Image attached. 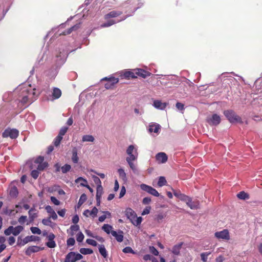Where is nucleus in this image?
<instances>
[{"instance_id": "56", "label": "nucleus", "mask_w": 262, "mask_h": 262, "mask_svg": "<svg viewBox=\"0 0 262 262\" xmlns=\"http://www.w3.org/2000/svg\"><path fill=\"white\" fill-rule=\"evenodd\" d=\"M51 218L49 217L48 219H43L42 220V223L43 225L46 226H51L52 224V222L50 220Z\"/></svg>"}, {"instance_id": "5", "label": "nucleus", "mask_w": 262, "mask_h": 262, "mask_svg": "<svg viewBox=\"0 0 262 262\" xmlns=\"http://www.w3.org/2000/svg\"><path fill=\"white\" fill-rule=\"evenodd\" d=\"M125 215L132 223L136 226L139 225L142 222V218L141 217H137L135 212L130 208L126 209Z\"/></svg>"}, {"instance_id": "26", "label": "nucleus", "mask_w": 262, "mask_h": 262, "mask_svg": "<svg viewBox=\"0 0 262 262\" xmlns=\"http://www.w3.org/2000/svg\"><path fill=\"white\" fill-rule=\"evenodd\" d=\"M123 76L126 78H135L137 77L134 70L133 71H126L124 72Z\"/></svg>"}, {"instance_id": "62", "label": "nucleus", "mask_w": 262, "mask_h": 262, "mask_svg": "<svg viewBox=\"0 0 262 262\" xmlns=\"http://www.w3.org/2000/svg\"><path fill=\"white\" fill-rule=\"evenodd\" d=\"M51 201L55 205H59L60 203V201L54 196L51 197Z\"/></svg>"}, {"instance_id": "49", "label": "nucleus", "mask_w": 262, "mask_h": 262, "mask_svg": "<svg viewBox=\"0 0 262 262\" xmlns=\"http://www.w3.org/2000/svg\"><path fill=\"white\" fill-rule=\"evenodd\" d=\"M30 230L33 234H40L41 233V230L38 227H31Z\"/></svg>"}, {"instance_id": "13", "label": "nucleus", "mask_w": 262, "mask_h": 262, "mask_svg": "<svg viewBox=\"0 0 262 262\" xmlns=\"http://www.w3.org/2000/svg\"><path fill=\"white\" fill-rule=\"evenodd\" d=\"M214 235L218 239L228 240L230 238L229 232L227 229H224L222 231L216 232Z\"/></svg>"}, {"instance_id": "24", "label": "nucleus", "mask_w": 262, "mask_h": 262, "mask_svg": "<svg viewBox=\"0 0 262 262\" xmlns=\"http://www.w3.org/2000/svg\"><path fill=\"white\" fill-rule=\"evenodd\" d=\"M173 194L175 196L179 199L180 200L185 202L187 199L188 198V196L182 193L179 191H176L173 190Z\"/></svg>"}, {"instance_id": "40", "label": "nucleus", "mask_w": 262, "mask_h": 262, "mask_svg": "<svg viewBox=\"0 0 262 262\" xmlns=\"http://www.w3.org/2000/svg\"><path fill=\"white\" fill-rule=\"evenodd\" d=\"M80 252L82 254L86 255V254H90L93 253V250L89 248H82L79 250Z\"/></svg>"}, {"instance_id": "64", "label": "nucleus", "mask_w": 262, "mask_h": 262, "mask_svg": "<svg viewBox=\"0 0 262 262\" xmlns=\"http://www.w3.org/2000/svg\"><path fill=\"white\" fill-rule=\"evenodd\" d=\"M134 71L135 72L136 75L141 76L142 73H145V71L141 69H135Z\"/></svg>"}, {"instance_id": "57", "label": "nucleus", "mask_w": 262, "mask_h": 262, "mask_svg": "<svg viewBox=\"0 0 262 262\" xmlns=\"http://www.w3.org/2000/svg\"><path fill=\"white\" fill-rule=\"evenodd\" d=\"M93 180L94 182V183L97 185V186H99V185H101V182L100 180V179L97 177V176H93Z\"/></svg>"}, {"instance_id": "16", "label": "nucleus", "mask_w": 262, "mask_h": 262, "mask_svg": "<svg viewBox=\"0 0 262 262\" xmlns=\"http://www.w3.org/2000/svg\"><path fill=\"white\" fill-rule=\"evenodd\" d=\"M186 203L189 207L191 209H195L198 208L199 206V203L198 201H192V199L188 196L187 200L185 201Z\"/></svg>"}, {"instance_id": "52", "label": "nucleus", "mask_w": 262, "mask_h": 262, "mask_svg": "<svg viewBox=\"0 0 262 262\" xmlns=\"http://www.w3.org/2000/svg\"><path fill=\"white\" fill-rule=\"evenodd\" d=\"M12 229H13V226H9L7 229H6L4 231V234L7 236L10 235L11 234H13V230Z\"/></svg>"}, {"instance_id": "60", "label": "nucleus", "mask_w": 262, "mask_h": 262, "mask_svg": "<svg viewBox=\"0 0 262 262\" xmlns=\"http://www.w3.org/2000/svg\"><path fill=\"white\" fill-rule=\"evenodd\" d=\"M67 130L68 127H67L61 128L58 136H61L62 137V136L67 133Z\"/></svg>"}, {"instance_id": "63", "label": "nucleus", "mask_w": 262, "mask_h": 262, "mask_svg": "<svg viewBox=\"0 0 262 262\" xmlns=\"http://www.w3.org/2000/svg\"><path fill=\"white\" fill-rule=\"evenodd\" d=\"M126 193V189L124 186H122L119 194V198H122Z\"/></svg>"}, {"instance_id": "8", "label": "nucleus", "mask_w": 262, "mask_h": 262, "mask_svg": "<svg viewBox=\"0 0 262 262\" xmlns=\"http://www.w3.org/2000/svg\"><path fill=\"white\" fill-rule=\"evenodd\" d=\"M82 258L83 256L81 254L70 252L66 255L64 262H76Z\"/></svg>"}, {"instance_id": "42", "label": "nucleus", "mask_w": 262, "mask_h": 262, "mask_svg": "<svg viewBox=\"0 0 262 262\" xmlns=\"http://www.w3.org/2000/svg\"><path fill=\"white\" fill-rule=\"evenodd\" d=\"M166 184V180L164 177H160L158 182V185L159 187H162Z\"/></svg>"}, {"instance_id": "43", "label": "nucleus", "mask_w": 262, "mask_h": 262, "mask_svg": "<svg viewBox=\"0 0 262 262\" xmlns=\"http://www.w3.org/2000/svg\"><path fill=\"white\" fill-rule=\"evenodd\" d=\"M211 253V252H203L201 254V257L202 261L206 262L208 259V256Z\"/></svg>"}, {"instance_id": "61", "label": "nucleus", "mask_w": 262, "mask_h": 262, "mask_svg": "<svg viewBox=\"0 0 262 262\" xmlns=\"http://www.w3.org/2000/svg\"><path fill=\"white\" fill-rule=\"evenodd\" d=\"M150 209L151 208L150 206L146 207V208L142 212L141 214L142 215H144L149 214L150 212Z\"/></svg>"}, {"instance_id": "46", "label": "nucleus", "mask_w": 262, "mask_h": 262, "mask_svg": "<svg viewBox=\"0 0 262 262\" xmlns=\"http://www.w3.org/2000/svg\"><path fill=\"white\" fill-rule=\"evenodd\" d=\"M103 79H108L109 82L111 83L112 85H114L115 84L118 83L119 81V79L115 77H110L108 78L105 77Z\"/></svg>"}, {"instance_id": "11", "label": "nucleus", "mask_w": 262, "mask_h": 262, "mask_svg": "<svg viewBox=\"0 0 262 262\" xmlns=\"http://www.w3.org/2000/svg\"><path fill=\"white\" fill-rule=\"evenodd\" d=\"M208 123L211 125H217L221 122V118L217 114H214L208 116L207 119Z\"/></svg>"}, {"instance_id": "37", "label": "nucleus", "mask_w": 262, "mask_h": 262, "mask_svg": "<svg viewBox=\"0 0 262 262\" xmlns=\"http://www.w3.org/2000/svg\"><path fill=\"white\" fill-rule=\"evenodd\" d=\"M102 229L103 231H104L107 234L111 233V232L113 231V227L108 224H104L102 227Z\"/></svg>"}, {"instance_id": "32", "label": "nucleus", "mask_w": 262, "mask_h": 262, "mask_svg": "<svg viewBox=\"0 0 262 262\" xmlns=\"http://www.w3.org/2000/svg\"><path fill=\"white\" fill-rule=\"evenodd\" d=\"M12 230L13 235L14 236H17L24 230V227L21 226H17L15 227L13 226Z\"/></svg>"}, {"instance_id": "4", "label": "nucleus", "mask_w": 262, "mask_h": 262, "mask_svg": "<svg viewBox=\"0 0 262 262\" xmlns=\"http://www.w3.org/2000/svg\"><path fill=\"white\" fill-rule=\"evenodd\" d=\"M44 157L39 156L34 161V163L37 164V170H33L31 172V176L35 179H37L39 176L38 170H43L45 168L48 166V163L43 162Z\"/></svg>"}, {"instance_id": "34", "label": "nucleus", "mask_w": 262, "mask_h": 262, "mask_svg": "<svg viewBox=\"0 0 262 262\" xmlns=\"http://www.w3.org/2000/svg\"><path fill=\"white\" fill-rule=\"evenodd\" d=\"M182 245V243H180L174 245L172 248V253L176 255H178L180 253V251Z\"/></svg>"}, {"instance_id": "3", "label": "nucleus", "mask_w": 262, "mask_h": 262, "mask_svg": "<svg viewBox=\"0 0 262 262\" xmlns=\"http://www.w3.org/2000/svg\"><path fill=\"white\" fill-rule=\"evenodd\" d=\"M122 13V12L121 11H112L110 12V13L105 15L104 18L106 20V21L101 24L100 27L101 28L108 27L117 23H119L123 20L125 19L127 16L124 17L122 19L117 20L111 19L112 18H115L120 15Z\"/></svg>"}, {"instance_id": "36", "label": "nucleus", "mask_w": 262, "mask_h": 262, "mask_svg": "<svg viewBox=\"0 0 262 262\" xmlns=\"http://www.w3.org/2000/svg\"><path fill=\"white\" fill-rule=\"evenodd\" d=\"M238 198L241 200H246L249 198V195L244 191H241L237 194Z\"/></svg>"}, {"instance_id": "53", "label": "nucleus", "mask_w": 262, "mask_h": 262, "mask_svg": "<svg viewBox=\"0 0 262 262\" xmlns=\"http://www.w3.org/2000/svg\"><path fill=\"white\" fill-rule=\"evenodd\" d=\"M12 229H13V226H9L7 229H6L4 231V234L7 236L10 235L11 234H13V230Z\"/></svg>"}, {"instance_id": "10", "label": "nucleus", "mask_w": 262, "mask_h": 262, "mask_svg": "<svg viewBox=\"0 0 262 262\" xmlns=\"http://www.w3.org/2000/svg\"><path fill=\"white\" fill-rule=\"evenodd\" d=\"M140 187L141 189L144 191L147 192V193L155 196H159V192L154 188L152 187L147 185L145 184H142L140 185Z\"/></svg>"}, {"instance_id": "22", "label": "nucleus", "mask_w": 262, "mask_h": 262, "mask_svg": "<svg viewBox=\"0 0 262 262\" xmlns=\"http://www.w3.org/2000/svg\"><path fill=\"white\" fill-rule=\"evenodd\" d=\"M45 209L50 214V218H52L54 220H56L57 219V215L51 206L49 205L46 206Z\"/></svg>"}, {"instance_id": "31", "label": "nucleus", "mask_w": 262, "mask_h": 262, "mask_svg": "<svg viewBox=\"0 0 262 262\" xmlns=\"http://www.w3.org/2000/svg\"><path fill=\"white\" fill-rule=\"evenodd\" d=\"M80 27V24H76L74 25V26L72 27L70 29H69L67 31H64L63 33H60V35L63 34V35H67L70 34L73 31H75L77 30Z\"/></svg>"}, {"instance_id": "28", "label": "nucleus", "mask_w": 262, "mask_h": 262, "mask_svg": "<svg viewBox=\"0 0 262 262\" xmlns=\"http://www.w3.org/2000/svg\"><path fill=\"white\" fill-rule=\"evenodd\" d=\"M75 182L79 183L80 186L82 187H85L88 184L87 180L82 177L78 178L75 180Z\"/></svg>"}, {"instance_id": "45", "label": "nucleus", "mask_w": 262, "mask_h": 262, "mask_svg": "<svg viewBox=\"0 0 262 262\" xmlns=\"http://www.w3.org/2000/svg\"><path fill=\"white\" fill-rule=\"evenodd\" d=\"M103 192V187L102 185L97 186L96 196L101 197Z\"/></svg>"}, {"instance_id": "47", "label": "nucleus", "mask_w": 262, "mask_h": 262, "mask_svg": "<svg viewBox=\"0 0 262 262\" xmlns=\"http://www.w3.org/2000/svg\"><path fill=\"white\" fill-rule=\"evenodd\" d=\"M122 251L124 253H132V254H136V252L130 247H125L123 249Z\"/></svg>"}, {"instance_id": "30", "label": "nucleus", "mask_w": 262, "mask_h": 262, "mask_svg": "<svg viewBox=\"0 0 262 262\" xmlns=\"http://www.w3.org/2000/svg\"><path fill=\"white\" fill-rule=\"evenodd\" d=\"M118 172L120 178H121L124 182L127 181L126 174L123 168H119L118 169Z\"/></svg>"}, {"instance_id": "21", "label": "nucleus", "mask_w": 262, "mask_h": 262, "mask_svg": "<svg viewBox=\"0 0 262 262\" xmlns=\"http://www.w3.org/2000/svg\"><path fill=\"white\" fill-rule=\"evenodd\" d=\"M40 250H41V249L39 247L36 246H32L29 247L26 250L25 253L27 255L29 256L32 253H35V252H37L39 251H40Z\"/></svg>"}, {"instance_id": "19", "label": "nucleus", "mask_w": 262, "mask_h": 262, "mask_svg": "<svg viewBox=\"0 0 262 262\" xmlns=\"http://www.w3.org/2000/svg\"><path fill=\"white\" fill-rule=\"evenodd\" d=\"M167 103L166 102H162L161 100H155L153 102V106L157 109L163 110L165 108Z\"/></svg>"}, {"instance_id": "58", "label": "nucleus", "mask_w": 262, "mask_h": 262, "mask_svg": "<svg viewBox=\"0 0 262 262\" xmlns=\"http://www.w3.org/2000/svg\"><path fill=\"white\" fill-rule=\"evenodd\" d=\"M86 242L87 244L91 245L93 246H96L97 245V243L96 241L92 239H87L86 240Z\"/></svg>"}, {"instance_id": "9", "label": "nucleus", "mask_w": 262, "mask_h": 262, "mask_svg": "<svg viewBox=\"0 0 262 262\" xmlns=\"http://www.w3.org/2000/svg\"><path fill=\"white\" fill-rule=\"evenodd\" d=\"M19 135L17 129L14 128H7L3 133V137L4 138L10 137L11 139L16 138Z\"/></svg>"}, {"instance_id": "33", "label": "nucleus", "mask_w": 262, "mask_h": 262, "mask_svg": "<svg viewBox=\"0 0 262 262\" xmlns=\"http://www.w3.org/2000/svg\"><path fill=\"white\" fill-rule=\"evenodd\" d=\"M103 213L104 214L99 217L98 220L100 222H103L107 217H111V213L107 211H103Z\"/></svg>"}, {"instance_id": "1", "label": "nucleus", "mask_w": 262, "mask_h": 262, "mask_svg": "<svg viewBox=\"0 0 262 262\" xmlns=\"http://www.w3.org/2000/svg\"><path fill=\"white\" fill-rule=\"evenodd\" d=\"M16 93H17V98L16 100L17 107L23 110L35 100L40 92L39 90L32 88L30 85L24 84L17 88Z\"/></svg>"}, {"instance_id": "51", "label": "nucleus", "mask_w": 262, "mask_h": 262, "mask_svg": "<svg viewBox=\"0 0 262 262\" xmlns=\"http://www.w3.org/2000/svg\"><path fill=\"white\" fill-rule=\"evenodd\" d=\"M62 139V137L61 136H57L55 138V139L54 141V144L55 146H58L60 144Z\"/></svg>"}, {"instance_id": "25", "label": "nucleus", "mask_w": 262, "mask_h": 262, "mask_svg": "<svg viewBox=\"0 0 262 262\" xmlns=\"http://www.w3.org/2000/svg\"><path fill=\"white\" fill-rule=\"evenodd\" d=\"M28 214L30 222H33L37 217V212H36V210L34 208H32L29 210Z\"/></svg>"}, {"instance_id": "39", "label": "nucleus", "mask_w": 262, "mask_h": 262, "mask_svg": "<svg viewBox=\"0 0 262 262\" xmlns=\"http://www.w3.org/2000/svg\"><path fill=\"white\" fill-rule=\"evenodd\" d=\"M72 160L73 163H77L79 160V158L77 156V152L76 149L73 150Z\"/></svg>"}, {"instance_id": "48", "label": "nucleus", "mask_w": 262, "mask_h": 262, "mask_svg": "<svg viewBox=\"0 0 262 262\" xmlns=\"http://www.w3.org/2000/svg\"><path fill=\"white\" fill-rule=\"evenodd\" d=\"M86 200V195L85 194L83 193L81 195L78 201V204L81 205Z\"/></svg>"}, {"instance_id": "20", "label": "nucleus", "mask_w": 262, "mask_h": 262, "mask_svg": "<svg viewBox=\"0 0 262 262\" xmlns=\"http://www.w3.org/2000/svg\"><path fill=\"white\" fill-rule=\"evenodd\" d=\"M39 239V237L34 235L27 236L25 237L22 242L19 243L20 245L24 246L30 242L36 241Z\"/></svg>"}, {"instance_id": "12", "label": "nucleus", "mask_w": 262, "mask_h": 262, "mask_svg": "<svg viewBox=\"0 0 262 262\" xmlns=\"http://www.w3.org/2000/svg\"><path fill=\"white\" fill-rule=\"evenodd\" d=\"M161 129V126L160 124L156 123H150L148 125V132L150 133H154L156 135L159 134Z\"/></svg>"}, {"instance_id": "55", "label": "nucleus", "mask_w": 262, "mask_h": 262, "mask_svg": "<svg viewBox=\"0 0 262 262\" xmlns=\"http://www.w3.org/2000/svg\"><path fill=\"white\" fill-rule=\"evenodd\" d=\"M75 243V239L73 237H70L67 239V244L68 246H73Z\"/></svg>"}, {"instance_id": "29", "label": "nucleus", "mask_w": 262, "mask_h": 262, "mask_svg": "<svg viewBox=\"0 0 262 262\" xmlns=\"http://www.w3.org/2000/svg\"><path fill=\"white\" fill-rule=\"evenodd\" d=\"M18 190L16 186H12L10 188L9 195L13 198L16 197L18 194Z\"/></svg>"}, {"instance_id": "7", "label": "nucleus", "mask_w": 262, "mask_h": 262, "mask_svg": "<svg viewBox=\"0 0 262 262\" xmlns=\"http://www.w3.org/2000/svg\"><path fill=\"white\" fill-rule=\"evenodd\" d=\"M137 147L134 145H130L127 148L126 152L128 155V157L126 159H137L138 157Z\"/></svg>"}, {"instance_id": "41", "label": "nucleus", "mask_w": 262, "mask_h": 262, "mask_svg": "<svg viewBox=\"0 0 262 262\" xmlns=\"http://www.w3.org/2000/svg\"><path fill=\"white\" fill-rule=\"evenodd\" d=\"M9 8H7L6 9L3 7L2 8V5H0V20H1L5 17L6 13L8 11Z\"/></svg>"}, {"instance_id": "59", "label": "nucleus", "mask_w": 262, "mask_h": 262, "mask_svg": "<svg viewBox=\"0 0 262 262\" xmlns=\"http://www.w3.org/2000/svg\"><path fill=\"white\" fill-rule=\"evenodd\" d=\"M27 216L25 215H21L19 217V218L18 220V222L20 224H23L25 223V222L27 221Z\"/></svg>"}, {"instance_id": "15", "label": "nucleus", "mask_w": 262, "mask_h": 262, "mask_svg": "<svg viewBox=\"0 0 262 262\" xmlns=\"http://www.w3.org/2000/svg\"><path fill=\"white\" fill-rule=\"evenodd\" d=\"M98 212V209L96 207H94L93 208L92 210H89L88 209L84 210L83 214L86 217L91 216L93 218H95L96 217Z\"/></svg>"}, {"instance_id": "38", "label": "nucleus", "mask_w": 262, "mask_h": 262, "mask_svg": "<svg viewBox=\"0 0 262 262\" xmlns=\"http://www.w3.org/2000/svg\"><path fill=\"white\" fill-rule=\"evenodd\" d=\"M99 251L100 253L104 257H106L107 256V252L104 245H100L99 246Z\"/></svg>"}, {"instance_id": "2", "label": "nucleus", "mask_w": 262, "mask_h": 262, "mask_svg": "<svg viewBox=\"0 0 262 262\" xmlns=\"http://www.w3.org/2000/svg\"><path fill=\"white\" fill-rule=\"evenodd\" d=\"M68 55V51L64 50H59L54 59L55 68H53L46 72V75L50 78H54L58 73V69L65 62Z\"/></svg>"}, {"instance_id": "17", "label": "nucleus", "mask_w": 262, "mask_h": 262, "mask_svg": "<svg viewBox=\"0 0 262 262\" xmlns=\"http://www.w3.org/2000/svg\"><path fill=\"white\" fill-rule=\"evenodd\" d=\"M156 160L159 163H165L167 161V156L163 152L158 153L156 156Z\"/></svg>"}, {"instance_id": "50", "label": "nucleus", "mask_w": 262, "mask_h": 262, "mask_svg": "<svg viewBox=\"0 0 262 262\" xmlns=\"http://www.w3.org/2000/svg\"><path fill=\"white\" fill-rule=\"evenodd\" d=\"M84 236L81 232L78 233L76 236V239L78 242H82L84 239Z\"/></svg>"}, {"instance_id": "44", "label": "nucleus", "mask_w": 262, "mask_h": 262, "mask_svg": "<svg viewBox=\"0 0 262 262\" xmlns=\"http://www.w3.org/2000/svg\"><path fill=\"white\" fill-rule=\"evenodd\" d=\"M71 168V166L69 164H66L61 167V170L63 173H66L70 171Z\"/></svg>"}, {"instance_id": "54", "label": "nucleus", "mask_w": 262, "mask_h": 262, "mask_svg": "<svg viewBox=\"0 0 262 262\" xmlns=\"http://www.w3.org/2000/svg\"><path fill=\"white\" fill-rule=\"evenodd\" d=\"M46 245L49 248H53L56 246V244L54 241H48L46 243Z\"/></svg>"}, {"instance_id": "35", "label": "nucleus", "mask_w": 262, "mask_h": 262, "mask_svg": "<svg viewBox=\"0 0 262 262\" xmlns=\"http://www.w3.org/2000/svg\"><path fill=\"white\" fill-rule=\"evenodd\" d=\"M79 230V226L78 225H71L70 228V234L71 235L73 236L75 232Z\"/></svg>"}, {"instance_id": "14", "label": "nucleus", "mask_w": 262, "mask_h": 262, "mask_svg": "<svg viewBox=\"0 0 262 262\" xmlns=\"http://www.w3.org/2000/svg\"><path fill=\"white\" fill-rule=\"evenodd\" d=\"M61 90L57 88H53L51 95L50 96V97L49 98V99H50L51 100H54L58 99L61 96Z\"/></svg>"}, {"instance_id": "6", "label": "nucleus", "mask_w": 262, "mask_h": 262, "mask_svg": "<svg viewBox=\"0 0 262 262\" xmlns=\"http://www.w3.org/2000/svg\"><path fill=\"white\" fill-rule=\"evenodd\" d=\"M224 114L231 123H241L242 122L241 118L232 110L225 111Z\"/></svg>"}, {"instance_id": "23", "label": "nucleus", "mask_w": 262, "mask_h": 262, "mask_svg": "<svg viewBox=\"0 0 262 262\" xmlns=\"http://www.w3.org/2000/svg\"><path fill=\"white\" fill-rule=\"evenodd\" d=\"M111 234L115 237L117 242L120 243L123 241V235L122 231L119 230L118 232L113 231L111 232Z\"/></svg>"}, {"instance_id": "27", "label": "nucleus", "mask_w": 262, "mask_h": 262, "mask_svg": "<svg viewBox=\"0 0 262 262\" xmlns=\"http://www.w3.org/2000/svg\"><path fill=\"white\" fill-rule=\"evenodd\" d=\"M95 141V138L91 135H85L82 137V142H94Z\"/></svg>"}, {"instance_id": "18", "label": "nucleus", "mask_w": 262, "mask_h": 262, "mask_svg": "<svg viewBox=\"0 0 262 262\" xmlns=\"http://www.w3.org/2000/svg\"><path fill=\"white\" fill-rule=\"evenodd\" d=\"M137 159H126V161L128 164L130 168L132 170L134 173H138V169L137 168V165L134 163V161H137Z\"/></svg>"}]
</instances>
